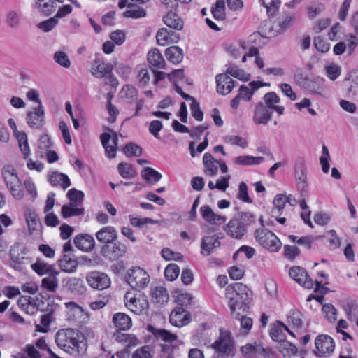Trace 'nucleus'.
Returning <instances> with one entry per match:
<instances>
[{"mask_svg": "<svg viewBox=\"0 0 358 358\" xmlns=\"http://www.w3.org/2000/svg\"><path fill=\"white\" fill-rule=\"evenodd\" d=\"M55 342L59 348L74 356L83 355L87 348L84 334L71 328L59 329L55 334Z\"/></svg>", "mask_w": 358, "mask_h": 358, "instance_id": "nucleus-1", "label": "nucleus"}, {"mask_svg": "<svg viewBox=\"0 0 358 358\" xmlns=\"http://www.w3.org/2000/svg\"><path fill=\"white\" fill-rule=\"evenodd\" d=\"M226 297L229 299V306L232 315L236 312L241 311L243 313L249 309L252 292L241 282H234L226 288Z\"/></svg>", "mask_w": 358, "mask_h": 358, "instance_id": "nucleus-2", "label": "nucleus"}, {"mask_svg": "<svg viewBox=\"0 0 358 358\" xmlns=\"http://www.w3.org/2000/svg\"><path fill=\"white\" fill-rule=\"evenodd\" d=\"M1 173L10 194L15 199L21 200L24 197V188L14 166L11 164L4 165Z\"/></svg>", "mask_w": 358, "mask_h": 358, "instance_id": "nucleus-3", "label": "nucleus"}, {"mask_svg": "<svg viewBox=\"0 0 358 358\" xmlns=\"http://www.w3.org/2000/svg\"><path fill=\"white\" fill-rule=\"evenodd\" d=\"M212 347L220 358H233L236 355V349L231 334L222 329H220V336Z\"/></svg>", "mask_w": 358, "mask_h": 358, "instance_id": "nucleus-4", "label": "nucleus"}, {"mask_svg": "<svg viewBox=\"0 0 358 358\" xmlns=\"http://www.w3.org/2000/svg\"><path fill=\"white\" fill-rule=\"evenodd\" d=\"M257 242L264 248L271 252L278 251L282 245L280 240L267 229H257L254 232Z\"/></svg>", "mask_w": 358, "mask_h": 358, "instance_id": "nucleus-5", "label": "nucleus"}, {"mask_svg": "<svg viewBox=\"0 0 358 358\" xmlns=\"http://www.w3.org/2000/svg\"><path fill=\"white\" fill-rule=\"evenodd\" d=\"M127 283L134 289H141L148 285L149 275L140 267L129 269L125 275Z\"/></svg>", "mask_w": 358, "mask_h": 358, "instance_id": "nucleus-6", "label": "nucleus"}, {"mask_svg": "<svg viewBox=\"0 0 358 358\" xmlns=\"http://www.w3.org/2000/svg\"><path fill=\"white\" fill-rule=\"evenodd\" d=\"M326 80L324 78L316 76L313 78H301L300 85L308 94L325 96Z\"/></svg>", "mask_w": 358, "mask_h": 358, "instance_id": "nucleus-7", "label": "nucleus"}, {"mask_svg": "<svg viewBox=\"0 0 358 358\" xmlns=\"http://www.w3.org/2000/svg\"><path fill=\"white\" fill-rule=\"evenodd\" d=\"M294 176L297 189L301 192L308 189L307 171L305 159L298 157L294 162Z\"/></svg>", "mask_w": 358, "mask_h": 358, "instance_id": "nucleus-8", "label": "nucleus"}, {"mask_svg": "<svg viewBox=\"0 0 358 358\" xmlns=\"http://www.w3.org/2000/svg\"><path fill=\"white\" fill-rule=\"evenodd\" d=\"M111 245H103L101 248V254L106 258L114 261L124 256L127 247L124 243L114 241Z\"/></svg>", "mask_w": 358, "mask_h": 358, "instance_id": "nucleus-9", "label": "nucleus"}, {"mask_svg": "<svg viewBox=\"0 0 358 358\" xmlns=\"http://www.w3.org/2000/svg\"><path fill=\"white\" fill-rule=\"evenodd\" d=\"M317 357L329 356L334 350L335 344L333 338L328 335H320L315 341Z\"/></svg>", "mask_w": 358, "mask_h": 358, "instance_id": "nucleus-10", "label": "nucleus"}, {"mask_svg": "<svg viewBox=\"0 0 358 358\" xmlns=\"http://www.w3.org/2000/svg\"><path fill=\"white\" fill-rule=\"evenodd\" d=\"M289 276L306 289H312L314 285L313 279L308 275L306 270L300 266H293L289 269Z\"/></svg>", "mask_w": 358, "mask_h": 358, "instance_id": "nucleus-11", "label": "nucleus"}, {"mask_svg": "<svg viewBox=\"0 0 358 358\" xmlns=\"http://www.w3.org/2000/svg\"><path fill=\"white\" fill-rule=\"evenodd\" d=\"M88 285L92 288L103 290L110 285V279L106 273L92 271L86 277Z\"/></svg>", "mask_w": 358, "mask_h": 358, "instance_id": "nucleus-12", "label": "nucleus"}, {"mask_svg": "<svg viewBox=\"0 0 358 358\" xmlns=\"http://www.w3.org/2000/svg\"><path fill=\"white\" fill-rule=\"evenodd\" d=\"M26 120L31 129H41L45 124V110L43 106L34 107L32 111L27 113Z\"/></svg>", "mask_w": 358, "mask_h": 358, "instance_id": "nucleus-13", "label": "nucleus"}, {"mask_svg": "<svg viewBox=\"0 0 358 358\" xmlns=\"http://www.w3.org/2000/svg\"><path fill=\"white\" fill-rule=\"evenodd\" d=\"M169 321L172 325L181 327L190 322L191 315L183 307H176L171 313Z\"/></svg>", "mask_w": 358, "mask_h": 358, "instance_id": "nucleus-14", "label": "nucleus"}, {"mask_svg": "<svg viewBox=\"0 0 358 358\" xmlns=\"http://www.w3.org/2000/svg\"><path fill=\"white\" fill-rule=\"evenodd\" d=\"M100 139L106 155L109 158H114L116 156V146L118 142L117 134L114 132L111 136L109 133L104 132L101 134Z\"/></svg>", "mask_w": 358, "mask_h": 358, "instance_id": "nucleus-15", "label": "nucleus"}, {"mask_svg": "<svg viewBox=\"0 0 358 358\" xmlns=\"http://www.w3.org/2000/svg\"><path fill=\"white\" fill-rule=\"evenodd\" d=\"M223 230L228 236L238 240L241 239L247 232V229L242 227L234 216L224 226Z\"/></svg>", "mask_w": 358, "mask_h": 358, "instance_id": "nucleus-16", "label": "nucleus"}, {"mask_svg": "<svg viewBox=\"0 0 358 358\" xmlns=\"http://www.w3.org/2000/svg\"><path fill=\"white\" fill-rule=\"evenodd\" d=\"M200 213L203 219L211 225L220 226L227 221L226 216L215 213L212 208L208 205L201 207Z\"/></svg>", "mask_w": 358, "mask_h": 358, "instance_id": "nucleus-17", "label": "nucleus"}, {"mask_svg": "<svg viewBox=\"0 0 358 358\" xmlns=\"http://www.w3.org/2000/svg\"><path fill=\"white\" fill-rule=\"evenodd\" d=\"M343 85L346 88L347 96L355 101H358V71H352L349 78H345Z\"/></svg>", "mask_w": 358, "mask_h": 358, "instance_id": "nucleus-18", "label": "nucleus"}, {"mask_svg": "<svg viewBox=\"0 0 358 358\" xmlns=\"http://www.w3.org/2000/svg\"><path fill=\"white\" fill-rule=\"evenodd\" d=\"M215 80L217 92L222 95L228 94L234 87V80L227 74L222 73L217 75Z\"/></svg>", "mask_w": 358, "mask_h": 358, "instance_id": "nucleus-19", "label": "nucleus"}, {"mask_svg": "<svg viewBox=\"0 0 358 358\" xmlns=\"http://www.w3.org/2000/svg\"><path fill=\"white\" fill-rule=\"evenodd\" d=\"M219 237L216 235L203 236L201 242V254L203 256H209L215 248L220 246Z\"/></svg>", "mask_w": 358, "mask_h": 358, "instance_id": "nucleus-20", "label": "nucleus"}, {"mask_svg": "<svg viewBox=\"0 0 358 358\" xmlns=\"http://www.w3.org/2000/svg\"><path fill=\"white\" fill-rule=\"evenodd\" d=\"M73 243L77 248L85 252L92 250L95 245L94 237L88 234H79L76 235Z\"/></svg>", "mask_w": 358, "mask_h": 358, "instance_id": "nucleus-21", "label": "nucleus"}, {"mask_svg": "<svg viewBox=\"0 0 358 358\" xmlns=\"http://www.w3.org/2000/svg\"><path fill=\"white\" fill-rule=\"evenodd\" d=\"M95 236L97 241L103 245H110L117 238L115 229L111 226L102 227L96 233Z\"/></svg>", "mask_w": 358, "mask_h": 358, "instance_id": "nucleus-22", "label": "nucleus"}, {"mask_svg": "<svg viewBox=\"0 0 358 358\" xmlns=\"http://www.w3.org/2000/svg\"><path fill=\"white\" fill-rule=\"evenodd\" d=\"M31 268L40 276L59 273V271L55 268L54 264H48L41 258H37L36 261L31 265Z\"/></svg>", "mask_w": 358, "mask_h": 358, "instance_id": "nucleus-23", "label": "nucleus"}, {"mask_svg": "<svg viewBox=\"0 0 358 358\" xmlns=\"http://www.w3.org/2000/svg\"><path fill=\"white\" fill-rule=\"evenodd\" d=\"M272 113L259 102L255 107L253 120L257 124H266L271 120Z\"/></svg>", "mask_w": 358, "mask_h": 358, "instance_id": "nucleus-24", "label": "nucleus"}, {"mask_svg": "<svg viewBox=\"0 0 358 358\" xmlns=\"http://www.w3.org/2000/svg\"><path fill=\"white\" fill-rule=\"evenodd\" d=\"M113 69L111 64L105 63L99 59H95L92 66V74L97 78L107 77V74H110Z\"/></svg>", "mask_w": 358, "mask_h": 358, "instance_id": "nucleus-25", "label": "nucleus"}, {"mask_svg": "<svg viewBox=\"0 0 358 358\" xmlns=\"http://www.w3.org/2000/svg\"><path fill=\"white\" fill-rule=\"evenodd\" d=\"M48 180L53 187L59 186L64 190L71 186V180L69 176L65 173H59L57 171H55L50 174Z\"/></svg>", "mask_w": 358, "mask_h": 358, "instance_id": "nucleus-26", "label": "nucleus"}, {"mask_svg": "<svg viewBox=\"0 0 358 358\" xmlns=\"http://www.w3.org/2000/svg\"><path fill=\"white\" fill-rule=\"evenodd\" d=\"M264 100L266 105V108L271 109L278 113L279 115H282L285 110L283 106H276L275 104L280 103V97L274 92H270L264 94Z\"/></svg>", "mask_w": 358, "mask_h": 358, "instance_id": "nucleus-27", "label": "nucleus"}, {"mask_svg": "<svg viewBox=\"0 0 358 358\" xmlns=\"http://www.w3.org/2000/svg\"><path fill=\"white\" fill-rule=\"evenodd\" d=\"M267 350L261 345L248 343L241 348V352L245 358H254L257 355H264Z\"/></svg>", "mask_w": 358, "mask_h": 358, "instance_id": "nucleus-28", "label": "nucleus"}, {"mask_svg": "<svg viewBox=\"0 0 358 358\" xmlns=\"http://www.w3.org/2000/svg\"><path fill=\"white\" fill-rule=\"evenodd\" d=\"M114 325L120 330L126 331L131 327L132 322L129 315L123 313H116L113 316Z\"/></svg>", "mask_w": 358, "mask_h": 358, "instance_id": "nucleus-29", "label": "nucleus"}, {"mask_svg": "<svg viewBox=\"0 0 358 358\" xmlns=\"http://www.w3.org/2000/svg\"><path fill=\"white\" fill-rule=\"evenodd\" d=\"M148 331L157 339H161L167 343L166 344H171L178 338V336L176 334H172L164 329H156L152 326H149Z\"/></svg>", "mask_w": 358, "mask_h": 358, "instance_id": "nucleus-30", "label": "nucleus"}, {"mask_svg": "<svg viewBox=\"0 0 358 358\" xmlns=\"http://www.w3.org/2000/svg\"><path fill=\"white\" fill-rule=\"evenodd\" d=\"M147 59L151 66L156 69H164L165 66V60L159 50L157 48L149 51Z\"/></svg>", "mask_w": 358, "mask_h": 358, "instance_id": "nucleus-31", "label": "nucleus"}, {"mask_svg": "<svg viewBox=\"0 0 358 358\" xmlns=\"http://www.w3.org/2000/svg\"><path fill=\"white\" fill-rule=\"evenodd\" d=\"M151 301L153 303L163 305L169 301V294L166 288L156 287L151 290Z\"/></svg>", "mask_w": 358, "mask_h": 358, "instance_id": "nucleus-32", "label": "nucleus"}, {"mask_svg": "<svg viewBox=\"0 0 358 358\" xmlns=\"http://www.w3.org/2000/svg\"><path fill=\"white\" fill-rule=\"evenodd\" d=\"M165 56L169 62L177 64L183 59L184 53L180 48L173 45L166 49Z\"/></svg>", "mask_w": 358, "mask_h": 358, "instance_id": "nucleus-33", "label": "nucleus"}, {"mask_svg": "<svg viewBox=\"0 0 358 358\" xmlns=\"http://www.w3.org/2000/svg\"><path fill=\"white\" fill-rule=\"evenodd\" d=\"M163 21L166 26L176 30H181L183 27L182 20L175 13H168L164 16Z\"/></svg>", "mask_w": 358, "mask_h": 358, "instance_id": "nucleus-34", "label": "nucleus"}, {"mask_svg": "<svg viewBox=\"0 0 358 358\" xmlns=\"http://www.w3.org/2000/svg\"><path fill=\"white\" fill-rule=\"evenodd\" d=\"M22 20V13L20 10H9L6 15V23L11 29H17Z\"/></svg>", "mask_w": 358, "mask_h": 358, "instance_id": "nucleus-35", "label": "nucleus"}, {"mask_svg": "<svg viewBox=\"0 0 358 358\" xmlns=\"http://www.w3.org/2000/svg\"><path fill=\"white\" fill-rule=\"evenodd\" d=\"M78 262L77 260L71 257L68 255H64L59 261L60 268L66 273H73L76 271Z\"/></svg>", "mask_w": 358, "mask_h": 358, "instance_id": "nucleus-36", "label": "nucleus"}, {"mask_svg": "<svg viewBox=\"0 0 358 358\" xmlns=\"http://www.w3.org/2000/svg\"><path fill=\"white\" fill-rule=\"evenodd\" d=\"M34 7L45 15L50 16L55 11V2L52 0H36Z\"/></svg>", "mask_w": 358, "mask_h": 358, "instance_id": "nucleus-37", "label": "nucleus"}, {"mask_svg": "<svg viewBox=\"0 0 358 358\" xmlns=\"http://www.w3.org/2000/svg\"><path fill=\"white\" fill-rule=\"evenodd\" d=\"M126 6H127L128 9L123 13L125 17L138 19L146 16L145 9L134 3H127Z\"/></svg>", "mask_w": 358, "mask_h": 358, "instance_id": "nucleus-38", "label": "nucleus"}, {"mask_svg": "<svg viewBox=\"0 0 358 358\" xmlns=\"http://www.w3.org/2000/svg\"><path fill=\"white\" fill-rule=\"evenodd\" d=\"M84 214V208H79L78 205L69 203L62 207V216L68 218L72 216H79Z\"/></svg>", "mask_w": 358, "mask_h": 358, "instance_id": "nucleus-39", "label": "nucleus"}, {"mask_svg": "<svg viewBox=\"0 0 358 358\" xmlns=\"http://www.w3.org/2000/svg\"><path fill=\"white\" fill-rule=\"evenodd\" d=\"M141 177L149 184H154L158 182L162 177V174L154 169L147 166L141 171Z\"/></svg>", "mask_w": 358, "mask_h": 358, "instance_id": "nucleus-40", "label": "nucleus"}, {"mask_svg": "<svg viewBox=\"0 0 358 358\" xmlns=\"http://www.w3.org/2000/svg\"><path fill=\"white\" fill-rule=\"evenodd\" d=\"M264 160L263 157H254L251 155H241L236 157L234 162L238 165L249 166L260 164Z\"/></svg>", "mask_w": 358, "mask_h": 358, "instance_id": "nucleus-41", "label": "nucleus"}, {"mask_svg": "<svg viewBox=\"0 0 358 358\" xmlns=\"http://www.w3.org/2000/svg\"><path fill=\"white\" fill-rule=\"evenodd\" d=\"M278 350L285 358H291L298 352L296 345L285 339L279 343Z\"/></svg>", "mask_w": 358, "mask_h": 358, "instance_id": "nucleus-42", "label": "nucleus"}, {"mask_svg": "<svg viewBox=\"0 0 358 358\" xmlns=\"http://www.w3.org/2000/svg\"><path fill=\"white\" fill-rule=\"evenodd\" d=\"M59 274H50L41 280V287L50 292H55L59 287L58 279L57 276Z\"/></svg>", "mask_w": 358, "mask_h": 358, "instance_id": "nucleus-43", "label": "nucleus"}, {"mask_svg": "<svg viewBox=\"0 0 358 358\" xmlns=\"http://www.w3.org/2000/svg\"><path fill=\"white\" fill-rule=\"evenodd\" d=\"M234 217L245 229L256 221V216L250 212H238Z\"/></svg>", "mask_w": 358, "mask_h": 358, "instance_id": "nucleus-44", "label": "nucleus"}, {"mask_svg": "<svg viewBox=\"0 0 358 358\" xmlns=\"http://www.w3.org/2000/svg\"><path fill=\"white\" fill-rule=\"evenodd\" d=\"M295 20L296 17L293 13H287L279 18L278 33L282 34L285 31L294 24Z\"/></svg>", "mask_w": 358, "mask_h": 358, "instance_id": "nucleus-45", "label": "nucleus"}, {"mask_svg": "<svg viewBox=\"0 0 358 358\" xmlns=\"http://www.w3.org/2000/svg\"><path fill=\"white\" fill-rule=\"evenodd\" d=\"M211 13L216 20H224L226 18L224 0H217L211 8Z\"/></svg>", "mask_w": 358, "mask_h": 358, "instance_id": "nucleus-46", "label": "nucleus"}, {"mask_svg": "<svg viewBox=\"0 0 358 358\" xmlns=\"http://www.w3.org/2000/svg\"><path fill=\"white\" fill-rule=\"evenodd\" d=\"M287 322L294 328H301L303 324L302 313L297 309L291 310L287 316Z\"/></svg>", "mask_w": 358, "mask_h": 358, "instance_id": "nucleus-47", "label": "nucleus"}, {"mask_svg": "<svg viewBox=\"0 0 358 358\" xmlns=\"http://www.w3.org/2000/svg\"><path fill=\"white\" fill-rule=\"evenodd\" d=\"M66 285L71 293L74 294H81L85 290L83 281L80 278H73L69 279Z\"/></svg>", "mask_w": 358, "mask_h": 358, "instance_id": "nucleus-48", "label": "nucleus"}, {"mask_svg": "<svg viewBox=\"0 0 358 358\" xmlns=\"http://www.w3.org/2000/svg\"><path fill=\"white\" fill-rule=\"evenodd\" d=\"M16 138L17 139L20 149L23 153L24 158H27L30 155V148L28 144L27 136L26 133L17 132L16 134Z\"/></svg>", "mask_w": 358, "mask_h": 358, "instance_id": "nucleus-49", "label": "nucleus"}, {"mask_svg": "<svg viewBox=\"0 0 358 358\" xmlns=\"http://www.w3.org/2000/svg\"><path fill=\"white\" fill-rule=\"evenodd\" d=\"M117 170L123 178H131L136 176V172L132 166L126 162H121L117 165Z\"/></svg>", "mask_w": 358, "mask_h": 358, "instance_id": "nucleus-50", "label": "nucleus"}, {"mask_svg": "<svg viewBox=\"0 0 358 358\" xmlns=\"http://www.w3.org/2000/svg\"><path fill=\"white\" fill-rule=\"evenodd\" d=\"M176 301L178 307H183L185 309L191 308L194 305L193 296L189 293H180L178 294Z\"/></svg>", "mask_w": 358, "mask_h": 358, "instance_id": "nucleus-51", "label": "nucleus"}, {"mask_svg": "<svg viewBox=\"0 0 358 358\" xmlns=\"http://www.w3.org/2000/svg\"><path fill=\"white\" fill-rule=\"evenodd\" d=\"M227 69L226 70V72L227 74H229L230 76L238 78L241 80H248L249 75L246 76L245 72L240 69L236 65H234L233 64H229L227 65Z\"/></svg>", "mask_w": 358, "mask_h": 358, "instance_id": "nucleus-52", "label": "nucleus"}, {"mask_svg": "<svg viewBox=\"0 0 358 358\" xmlns=\"http://www.w3.org/2000/svg\"><path fill=\"white\" fill-rule=\"evenodd\" d=\"M286 203H289L291 206H294V203L291 202V194L286 196L282 194H277L273 201L274 207L278 210L279 212L282 211Z\"/></svg>", "mask_w": 358, "mask_h": 358, "instance_id": "nucleus-53", "label": "nucleus"}, {"mask_svg": "<svg viewBox=\"0 0 358 358\" xmlns=\"http://www.w3.org/2000/svg\"><path fill=\"white\" fill-rule=\"evenodd\" d=\"M259 1L266 8L268 15L271 16L275 15L280 5V0H259Z\"/></svg>", "mask_w": 358, "mask_h": 358, "instance_id": "nucleus-54", "label": "nucleus"}, {"mask_svg": "<svg viewBox=\"0 0 358 358\" xmlns=\"http://www.w3.org/2000/svg\"><path fill=\"white\" fill-rule=\"evenodd\" d=\"M242 313L241 311L236 312L233 316L240 320L241 329L247 334L251 329L253 321L250 317L242 315Z\"/></svg>", "mask_w": 358, "mask_h": 358, "instance_id": "nucleus-55", "label": "nucleus"}, {"mask_svg": "<svg viewBox=\"0 0 358 358\" xmlns=\"http://www.w3.org/2000/svg\"><path fill=\"white\" fill-rule=\"evenodd\" d=\"M53 313L52 312L43 314L41 316V324L36 325V328L38 331L46 333L48 331L49 327L52 321Z\"/></svg>", "mask_w": 358, "mask_h": 358, "instance_id": "nucleus-56", "label": "nucleus"}, {"mask_svg": "<svg viewBox=\"0 0 358 358\" xmlns=\"http://www.w3.org/2000/svg\"><path fill=\"white\" fill-rule=\"evenodd\" d=\"M180 268L177 264H170L164 270V277L167 280L173 281L180 274Z\"/></svg>", "mask_w": 358, "mask_h": 358, "instance_id": "nucleus-57", "label": "nucleus"}, {"mask_svg": "<svg viewBox=\"0 0 358 358\" xmlns=\"http://www.w3.org/2000/svg\"><path fill=\"white\" fill-rule=\"evenodd\" d=\"M67 196L71 203L79 206L83 203L84 199V193L82 191L72 188L69 190Z\"/></svg>", "mask_w": 358, "mask_h": 358, "instance_id": "nucleus-58", "label": "nucleus"}, {"mask_svg": "<svg viewBox=\"0 0 358 358\" xmlns=\"http://www.w3.org/2000/svg\"><path fill=\"white\" fill-rule=\"evenodd\" d=\"M325 70L327 76L331 80H336L341 73V68L334 63L326 66Z\"/></svg>", "mask_w": 358, "mask_h": 358, "instance_id": "nucleus-59", "label": "nucleus"}, {"mask_svg": "<svg viewBox=\"0 0 358 358\" xmlns=\"http://www.w3.org/2000/svg\"><path fill=\"white\" fill-rule=\"evenodd\" d=\"M124 152L128 157H139L142 155L143 149L136 143H129L125 145Z\"/></svg>", "mask_w": 358, "mask_h": 358, "instance_id": "nucleus-60", "label": "nucleus"}, {"mask_svg": "<svg viewBox=\"0 0 358 358\" xmlns=\"http://www.w3.org/2000/svg\"><path fill=\"white\" fill-rule=\"evenodd\" d=\"M285 257L293 261L301 254V250L296 245H285L283 247Z\"/></svg>", "mask_w": 358, "mask_h": 358, "instance_id": "nucleus-61", "label": "nucleus"}, {"mask_svg": "<svg viewBox=\"0 0 358 358\" xmlns=\"http://www.w3.org/2000/svg\"><path fill=\"white\" fill-rule=\"evenodd\" d=\"M322 313L329 322H332L336 320V309L331 303H326L322 306Z\"/></svg>", "mask_w": 358, "mask_h": 358, "instance_id": "nucleus-62", "label": "nucleus"}, {"mask_svg": "<svg viewBox=\"0 0 358 358\" xmlns=\"http://www.w3.org/2000/svg\"><path fill=\"white\" fill-rule=\"evenodd\" d=\"M54 59L62 67L69 68L71 66V61L64 52L57 51L54 55Z\"/></svg>", "mask_w": 358, "mask_h": 358, "instance_id": "nucleus-63", "label": "nucleus"}, {"mask_svg": "<svg viewBox=\"0 0 358 358\" xmlns=\"http://www.w3.org/2000/svg\"><path fill=\"white\" fill-rule=\"evenodd\" d=\"M58 24V20L55 17L49 18L47 20L43 21L38 24V29L43 30L44 32H49L52 30Z\"/></svg>", "mask_w": 358, "mask_h": 358, "instance_id": "nucleus-64", "label": "nucleus"}]
</instances>
